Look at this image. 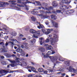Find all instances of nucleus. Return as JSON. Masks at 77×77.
I'll list each match as a JSON object with an SVG mask.
<instances>
[{"mask_svg": "<svg viewBox=\"0 0 77 77\" xmlns=\"http://www.w3.org/2000/svg\"><path fill=\"white\" fill-rule=\"evenodd\" d=\"M29 6H27L26 7V10H27V11H28V10H29Z\"/></svg>", "mask_w": 77, "mask_h": 77, "instance_id": "49", "label": "nucleus"}, {"mask_svg": "<svg viewBox=\"0 0 77 77\" xmlns=\"http://www.w3.org/2000/svg\"><path fill=\"white\" fill-rule=\"evenodd\" d=\"M21 48H24V45H21Z\"/></svg>", "mask_w": 77, "mask_h": 77, "instance_id": "59", "label": "nucleus"}, {"mask_svg": "<svg viewBox=\"0 0 77 77\" xmlns=\"http://www.w3.org/2000/svg\"><path fill=\"white\" fill-rule=\"evenodd\" d=\"M25 54H25L24 52H23L21 53V55L22 56H25Z\"/></svg>", "mask_w": 77, "mask_h": 77, "instance_id": "37", "label": "nucleus"}, {"mask_svg": "<svg viewBox=\"0 0 77 77\" xmlns=\"http://www.w3.org/2000/svg\"><path fill=\"white\" fill-rule=\"evenodd\" d=\"M12 35L13 36H16L17 35V32H13Z\"/></svg>", "mask_w": 77, "mask_h": 77, "instance_id": "28", "label": "nucleus"}, {"mask_svg": "<svg viewBox=\"0 0 77 77\" xmlns=\"http://www.w3.org/2000/svg\"><path fill=\"white\" fill-rule=\"evenodd\" d=\"M46 49H47V50H51V49L53 50V48H50L49 47H47Z\"/></svg>", "mask_w": 77, "mask_h": 77, "instance_id": "38", "label": "nucleus"}, {"mask_svg": "<svg viewBox=\"0 0 77 77\" xmlns=\"http://www.w3.org/2000/svg\"><path fill=\"white\" fill-rule=\"evenodd\" d=\"M11 72H14V71L12 70L10 71V73H11Z\"/></svg>", "mask_w": 77, "mask_h": 77, "instance_id": "63", "label": "nucleus"}, {"mask_svg": "<svg viewBox=\"0 0 77 77\" xmlns=\"http://www.w3.org/2000/svg\"><path fill=\"white\" fill-rule=\"evenodd\" d=\"M52 5L54 7H56L58 5L56 1H54L52 3Z\"/></svg>", "mask_w": 77, "mask_h": 77, "instance_id": "12", "label": "nucleus"}, {"mask_svg": "<svg viewBox=\"0 0 77 77\" xmlns=\"http://www.w3.org/2000/svg\"><path fill=\"white\" fill-rule=\"evenodd\" d=\"M66 13H67V14H70V13H69V12L68 11L66 12Z\"/></svg>", "mask_w": 77, "mask_h": 77, "instance_id": "58", "label": "nucleus"}, {"mask_svg": "<svg viewBox=\"0 0 77 77\" xmlns=\"http://www.w3.org/2000/svg\"><path fill=\"white\" fill-rule=\"evenodd\" d=\"M36 32L35 30L32 29H31L30 30V32L31 33H36Z\"/></svg>", "mask_w": 77, "mask_h": 77, "instance_id": "16", "label": "nucleus"}, {"mask_svg": "<svg viewBox=\"0 0 77 77\" xmlns=\"http://www.w3.org/2000/svg\"><path fill=\"white\" fill-rule=\"evenodd\" d=\"M36 42V40L35 39L33 38L29 42V43L31 45H32L34 43H35Z\"/></svg>", "mask_w": 77, "mask_h": 77, "instance_id": "8", "label": "nucleus"}, {"mask_svg": "<svg viewBox=\"0 0 77 77\" xmlns=\"http://www.w3.org/2000/svg\"><path fill=\"white\" fill-rule=\"evenodd\" d=\"M39 50L41 51H42V52H44L45 51V49L43 48H39Z\"/></svg>", "mask_w": 77, "mask_h": 77, "instance_id": "25", "label": "nucleus"}, {"mask_svg": "<svg viewBox=\"0 0 77 77\" xmlns=\"http://www.w3.org/2000/svg\"><path fill=\"white\" fill-rule=\"evenodd\" d=\"M57 12V13H60L61 12V11L60 10H57L56 11Z\"/></svg>", "mask_w": 77, "mask_h": 77, "instance_id": "44", "label": "nucleus"}, {"mask_svg": "<svg viewBox=\"0 0 77 77\" xmlns=\"http://www.w3.org/2000/svg\"><path fill=\"white\" fill-rule=\"evenodd\" d=\"M0 52L1 53L2 52H7V51H5V49L4 48H1L0 49Z\"/></svg>", "mask_w": 77, "mask_h": 77, "instance_id": "19", "label": "nucleus"}, {"mask_svg": "<svg viewBox=\"0 0 77 77\" xmlns=\"http://www.w3.org/2000/svg\"><path fill=\"white\" fill-rule=\"evenodd\" d=\"M52 24H53V26L54 25V26L55 27H58L57 26H58V24H57V23H55L54 21H52Z\"/></svg>", "mask_w": 77, "mask_h": 77, "instance_id": "11", "label": "nucleus"}, {"mask_svg": "<svg viewBox=\"0 0 77 77\" xmlns=\"http://www.w3.org/2000/svg\"><path fill=\"white\" fill-rule=\"evenodd\" d=\"M31 13L32 14H35V11H32Z\"/></svg>", "mask_w": 77, "mask_h": 77, "instance_id": "52", "label": "nucleus"}, {"mask_svg": "<svg viewBox=\"0 0 77 77\" xmlns=\"http://www.w3.org/2000/svg\"><path fill=\"white\" fill-rule=\"evenodd\" d=\"M64 70H65L63 68H61L60 69V71H61V72L64 71Z\"/></svg>", "mask_w": 77, "mask_h": 77, "instance_id": "36", "label": "nucleus"}, {"mask_svg": "<svg viewBox=\"0 0 77 77\" xmlns=\"http://www.w3.org/2000/svg\"><path fill=\"white\" fill-rule=\"evenodd\" d=\"M63 8H65L66 9H70V8H71V6H70L69 7H67L66 6H63Z\"/></svg>", "mask_w": 77, "mask_h": 77, "instance_id": "23", "label": "nucleus"}, {"mask_svg": "<svg viewBox=\"0 0 77 77\" xmlns=\"http://www.w3.org/2000/svg\"><path fill=\"white\" fill-rule=\"evenodd\" d=\"M49 57L51 58V59H53L52 60V61L54 63V66H55V64L56 65H59V64H60V62L56 61L57 60V57Z\"/></svg>", "mask_w": 77, "mask_h": 77, "instance_id": "3", "label": "nucleus"}, {"mask_svg": "<svg viewBox=\"0 0 77 77\" xmlns=\"http://www.w3.org/2000/svg\"><path fill=\"white\" fill-rule=\"evenodd\" d=\"M8 5L9 3H8L7 2L4 3L3 2H0V6H1V7H2V6H3V5Z\"/></svg>", "mask_w": 77, "mask_h": 77, "instance_id": "10", "label": "nucleus"}, {"mask_svg": "<svg viewBox=\"0 0 77 77\" xmlns=\"http://www.w3.org/2000/svg\"><path fill=\"white\" fill-rule=\"evenodd\" d=\"M51 18L52 19H54V20H56V16L54 15H52L51 16Z\"/></svg>", "mask_w": 77, "mask_h": 77, "instance_id": "29", "label": "nucleus"}, {"mask_svg": "<svg viewBox=\"0 0 77 77\" xmlns=\"http://www.w3.org/2000/svg\"><path fill=\"white\" fill-rule=\"evenodd\" d=\"M22 39L23 41H24V40H26V38H22Z\"/></svg>", "mask_w": 77, "mask_h": 77, "instance_id": "51", "label": "nucleus"}, {"mask_svg": "<svg viewBox=\"0 0 77 77\" xmlns=\"http://www.w3.org/2000/svg\"><path fill=\"white\" fill-rule=\"evenodd\" d=\"M8 2H10L11 3H12V5L11 6V7H12V8H17V7H15L14 5L15 2H16V1H10Z\"/></svg>", "mask_w": 77, "mask_h": 77, "instance_id": "6", "label": "nucleus"}, {"mask_svg": "<svg viewBox=\"0 0 77 77\" xmlns=\"http://www.w3.org/2000/svg\"><path fill=\"white\" fill-rule=\"evenodd\" d=\"M48 71H49V72H53V69H51V68H48V69H47Z\"/></svg>", "mask_w": 77, "mask_h": 77, "instance_id": "24", "label": "nucleus"}, {"mask_svg": "<svg viewBox=\"0 0 77 77\" xmlns=\"http://www.w3.org/2000/svg\"><path fill=\"white\" fill-rule=\"evenodd\" d=\"M35 2L39 6H41V3H40V2Z\"/></svg>", "mask_w": 77, "mask_h": 77, "instance_id": "31", "label": "nucleus"}, {"mask_svg": "<svg viewBox=\"0 0 77 77\" xmlns=\"http://www.w3.org/2000/svg\"><path fill=\"white\" fill-rule=\"evenodd\" d=\"M48 38L46 39V41H44V38L42 37L39 38L40 44L41 45H42L43 44L42 42H43L44 43H47L49 42V39L51 38V36L49 35Z\"/></svg>", "mask_w": 77, "mask_h": 77, "instance_id": "2", "label": "nucleus"}, {"mask_svg": "<svg viewBox=\"0 0 77 77\" xmlns=\"http://www.w3.org/2000/svg\"><path fill=\"white\" fill-rule=\"evenodd\" d=\"M44 73V74H47V73H48V72L47 71H45L43 72Z\"/></svg>", "mask_w": 77, "mask_h": 77, "instance_id": "43", "label": "nucleus"}, {"mask_svg": "<svg viewBox=\"0 0 77 77\" xmlns=\"http://www.w3.org/2000/svg\"><path fill=\"white\" fill-rule=\"evenodd\" d=\"M38 70L39 72H43L44 69L42 68H40L38 69Z\"/></svg>", "mask_w": 77, "mask_h": 77, "instance_id": "22", "label": "nucleus"}, {"mask_svg": "<svg viewBox=\"0 0 77 77\" xmlns=\"http://www.w3.org/2000/svg\"><path fill=\"white\" fill-rule=\"evenodd\" d=\"M45 24H46V25H48L49 23H48V22H46Z\"/></svg>", "mask_w": 77, "mask_h": 77, "instance_id": "61", "label": "nucleus"}, {"mask_svg": "<svg viewBox=\"0 0 77 77\" xmlns=\"http://www.w3.org/2000/svg\"><path fill=\"white\" fill-rule=\"evenodd\" d=\"M23 45L24 47H27V44L26 43H25L23 44Z\"/></svg>", "mask_w": 77, "mask_h": 77, "instance_id": "34", "label": "nucleus"}, {"mask_svg": "<svg viewBox=\"0 0 77 77\" xmlns=\"http://www.w3.org/2000/svg\"><path fill=\"white\" fill-rule=\"evenodd\" d=\"M9 32L8 31H7L5 32V33H4V34H6V35H8V34H9Z\"/></svg>", "mask_w": 77, "mask_h": 77, "instance_id": "40", "label": "nucleus"}, {"mask_svg": "<svg viewBox=\"0 0 77 77\" xmlns=\"http://www.w3.org/2000/svg\"><path fill=\"white\" fill-rule=\"evenodd\" d=\"M17 6H19V7H24V6L21 5H20L19 4H17Z\"/></svg>", "mask_w": 77, "mask_h": 77, "instance_id": "41", "label": "nucleus"}, {"mask_svg": "<svg viewBox=\"0 0 77 77\" xmlns=\"http://www.w3.org/2000/svg\"><path fill=\"white\" fill-rule=\"evenodd\" d=\"M10 41H12L13 42H14V41H15V43H19V42H18V41H17V40L15 39H10Z\"/></svg>", "mask_w": 77, "mask_h": 77, "instance_id": "15", "label": "nucleus"}, {"mask_svg": "<svg viewBox=\"0 0 77 77\" xmlns=\"http://www.w3.org/2000/svg\"><path fill=\"white\" fill-rule=\"evenodd\" d=\"M62 2L63 3H67V4H69L70 3V2H68V0H63Z\"/></svg>", "mask_w": 77, "mask_h": 77, "instance_id": "14", "label": "nucleus"}, {"mask_svg": "<svg viewBox=\"0 0 77 77\" xmlns=\"http://www.w3.org/2000/svg\"><path fill=\"white\" fill-rule=\"evenodd\" d=\"M11 76V75H8V76H7V77H10Z\"/></svg>", "mask_w": 77, "mask_h": 77, "instance_id": "64", "label": "nucleus"}, {"mask_svg": "<svg viewBox=\"0 0 77 77\" xmlns=\"http://www.w3.org/2000/svg\"><path fill=\"white\" fill-rule=\"evenodd\" d=\"M17 0V3H21V0Z\"/></svg>", "mask_w": 77, "mask_h": 77, "instance_id": "39", "label": "nucleus"}, {"mask_svg": "<svg viewBox=\"0 0 77 77\" xmlns=\"http://www.w3.org/2000/svg\"><path fill=\"white\" fill-rule=\"evenodd\" d=\"M3 36V35H2V34H0V37L2 38Z\"/></svg>", "mask_w": 77, "mask_h": 77, "instance_id": "56", "label": "nucleus"}, {"mask_svg": "<svg viewBox=\"0 0 77 77\" xmlns=\"http://www.w3.org/2000/svg\"><path fill=\"white\" fill-rule=\"evenodd\" d=\"M36 23L38 24H39V26H37L38 28V29H41V28H42V29H43V28L44 27L43 25L40 24V23H38V22H37Z\"/></svg>", "mask_w": 77, "mask_h": 77, "instance_id": "7", "label": "nucleus"}, {"mask_svg": "<svg viewBox=\"0 0 77 77\" xmlns=\"http://www.w3.org/2000/svg\"><path fill=\"white\" fill-rule=\"evenodd\" d=\"M31 19L32 21H34L36 20V17H31Z\"/></svg>", "mask_w": 77, "mask_h": 77, "instance_id": "30", "label": "nucleus"}, {"mask_svg": "<svg viewBox=\"0 0 77 77\" xmlns=\"http://www.w3.org/2000/svg\"><path fill=\"white\" fill-rule=\"evenodd\" d=\"M59 60L60 61H64V59L63 58L61 57L59 59Z\"/></svg>", "mask_w": 77, "mask_h": 77, "instance_id": "33", "label": "nucleus"}, {"mask_svg": "<svg viewBox=\"0 0 77 77\" xmlns=\"http://www.w3.org/2000/svg\"><path fill=\"white\" fill-rule=\"evenodd\" d=\"M7 71L5 70L2 69H0V73H2V72H6Z\"/></svg>", "mask_w": 77, "mask_h": 77, "instance_id": "20", "label": "nucleus"}, {"mask_svg": "<svg viewBox=\"0 0 77 77\" xmlns=\"http://www.w3.org/2000/svg\"><path fill=\"white\" fill-rule=\"evenodd\" d=\"M61 75L62 76H65V73H62V74H61Z\"/></svg>", "mask_w": 77, "mask_h": 77, "instance_id": "54", "label": "nucleus"}, {"mask_svg": "<svg viewBox=\"0 0 77 77\" xmlns=\"http://www.w3.org/2000/svg\"><path fill=\"white\" fill-rule=\"evenodd\" d=\"M48 53L49 55H50V54H51V52L50 51H49L48 52Z\"/></svg>", "mask_w": 77, "mask_h": 77, "instance_id": "47", "label": "nucleus"}, {"mask_svg": "<svg viewBox=\"0 0 77 77\" xmlns=\"http://www.w3.org/2000/svg\"><path fill=\"white\" fill-rule=\"evenodd\" d=\"M10 65L11 66H12V67H14V66H15V65L14 64H10Z\"/></svg>", "mask_w": 77, "mask_h": 77, "instance_id": "48", "label": "nucleus"}, {"mask_svg": "<svg viewBox=\"0 0 77 77\" xmlns=\"http://www.w3.org/2000/svg\"><path fill=\"white\" fill-rule=\"evenodd\" d=\"M4 55L5 56H6L7 57H11V55H10V54H4Z\"/></svg>", "mask_w": 77, "mask_h": 77, "instance_id": "18", "label": "nucleus"}, {"mask_svg": "<svg viewBox=\"0 0 77 77\" xmlns=\"http://www.w3.org/2000/svg\"><path fill=\"white\" fill-rule=\"evenodd\" d=\"M44 9H46V10H47V11H51V10H53V7H48V8H44Z\"/></svg>", "mask_w": 77, "mask_h": 77, "instance_id": "13", "label": "nucleus"}, {"mask_svg": "<svg viewBox=\"0 0 77 77\" xmlns=\"http://www.w3.org/2000/svg\"><path fill=\"white\" fill-rule=\"evenodd\" d=\"M46 30H47V29H42V31L44 33H45V32H46Z\"/></svg>", "mask_w": 77, "mask_h": 77, "instance_id": "35", "label": "nucleus"}, {"mask_svg": "<svg viewBox=\"0 0 77 77\" xmlns=\"http://www.w3.org/2000/svg\"><path fill=\"white\" fill-rule=\"evenodd\" d=\"M8 45V42H6L5 44L6 46H7Z\"/></svg>", "mask_w": 77, "mask_h": 77, "instance_id": "62", "label": "nucleus"}, {"mask_svg": "<svg viewBox=\"0 0 77 77\" xmlns=\"http://www.w3.org/2000/svg\"><path fill=\"white\" fill-rule=\"evenodd\" d=\"M71 76H75V74H73L71 75Z\"/></svg>", "mask_w": 77, "mask_h": 77, "instance_id": "60", "label": "nucleus"}, {"mask_svg": "<svg viewBox=\"0 0 77 77\" xmlns=\"http://www.w3.org/2000/svg\"><path fill=\"white\" fill-rule=\"evenodd\" d=\"M50 33V32H49L47 31V32H45V33L46 35H48V34H49Z\"/></svg>", "mask_w": 77, "mask_h": 77, "instance_id": "45", "label": "nucleus"}, {"mask_svg": "<svg viewBox=\"0 0 77 77\" xmlns=\"http://www.w3.org/2000/svg\"><path fill=\"white\" fill-rule=\"evenodd\" d=\"M1 63L2 64V65H6L7 63L6 62V61H3L1 62Z\"/></svg>", "mask_w": 77, "mask_h": 77, "instance_id": "27", "label": "nucleus"}, {"mask_svg": "<svg viewBox=\"0 0 77 77\" xmlns=\"http://www.w3.org/2000/svg\"><path fill=\"white\" fill-rule=\"evenodd\" d=\"M19 36H21L22 37H23V35L22 34H19Z\"/></svg>", "mask_w": 77, "mask_h": 77, "instance_id": "57", "label": "nucleus"}, {"mask_svg": "<svg viewBox=\"0 0 77 77\" xmlns=\"http://www.w3.org/2000/svg\"><path fill=\"white\" fill-rule=\"evenodd\" d=\"M16 51L18 52H20V51L21 52L22 51V49L20 48H18L16 50Z\"/></svg>", "mask_w": 77, "mask_h": 77, "instance_id": "21", "label": "nucleus"}, {"mask_svg": "<svg viewBox=\"0 0 77 77\" xmlns=\"http://www.w3.org/2000/svg\"><path fill=\"white\" fill-rule=\"evenodd\" d=\"M40 35V31H36L35 33H34L32 36L33 38H38V36Z\"/></svg>", "mask_w": 77, "mask_h": 77, "instance_id": "5", "label": "nucleus"}, {"mask_svg": "<svg viewBox=\"0 0 77 77\" xmlns=\"http://www.w3.org/2000/svg\"><path fill=\"white\" fill-rule=\"evenodd\" d=\"M9 43H10L11 44H12V45H14V42H9Z\"/></svg>", "mask_w": 77, "mask_h": 77, "instance_id": "55", "label": "nucleus"}, {"mask_svg": "<svg viewBox=\"0 0 77 77\" xmlns=\"http://www.w3.org/2000/svg\"><path fill=\"white\" fill-rule=\"evenodd\" d=\"M57 40V35H54L53 38H50V41L51 44H54L55 42H56Z\"/></svg>", "mask_w": 77, "mask_h": 77, "instance_id": "4", "label": "nucleus"}, {"mask_svg": "<svg viewBox=\"0 0 77 77\" xmlns=\"http://www.w3.org/2000/svg\"><path fill=\"white\" fill-rule=\"evenodd\" d=\"M8 36H5L4 38L5 39V40H6L8 39Z\"/></svg>", "mask_w": 77, "mask_h": 77, "instance_id": "46", "label": "nucleus"}, {"mask_svg": "<svg viewBox=\"0 0 77 77\" xmlns=\"http://www.w3.org/2000/svg\"><path fill=\"white\" fill-rule=\"evenodd\" d=\"M55 53V51H52V53H51V54H54V53Z\"/></svg>", "mask_w": 77, "mask_h": 77, "instance_id": "53", "label": "nucleus"}, {"mask_svg": "<svg viewBox=\"0 0 77 77\" xmlns=\"http://www.w3.org/2000/svg\"><path fill=\"white\" fill-rule=\"evenodd\" d=\"M12 56H13V57H15L16 59L15 60V61H12L11 60L8 59H7V60L10 62L11 63H16L17 65H20V64H21V63L20 62V61L19 60V58H17L16 55L13 54Z\"/></svg>", "mask_w": 77, "mask_h": 77, "instance_id": "1", "label": "nucleus"}, {"mask_svg": "<svg viewBox=\"0 0 77 77\" xmlns=\"http://www.w3.org/2000/svg\"><path fill=\"white\" fill-rule=\"evenodd\" d=\"M0 45H4V43H3V42H1L0 43Z\"/></svg>", "mask_w": 77, "mask_h": 77, "instance_id": "50", "label": "nucleus"}, {"mask_svg": "<svg viewBox=\"0 0 77 77\" xmlns=\"http://www.w3.org/2000/svg\"><path fill=\"white\" fill-rule=\"evenodd\" d=\"M47 32H51V31H53V29H47Z\"/></svg>", "mask_w": 77, "mask_h": 77, "instance_id": "32", "label": "nucleus"}, {"mask_svg": "<svg viewBox=\"0 0 77 77\" xmlns=\"http://www.w3.org/2000/svg\"><path fill=\"white\" fill-rule=\"evenodd\" d=\"M64 63L67 66H69V63L68 62L65 61L64 62Z\"/></svg>", "mask_w": 77, "mask_h": 77, "instance_id": "26", "label": "nucleus"}, {"mask_svg": "<svg viewBox=\"0 0 77 77\" xmlns=\"http://www.w3.org/2000/svg\"><path fill=\"white\" fill-rule=\"evenodd\" d=\"M28 68H30L31 69L35 72H38L36 71V69L33 66H29Z\"/></svg>", "mask_w": 77, "mask_h": 77, "instance_id": "9", "label": "nucleus"}, {"mask_svg": "<svg viewBox=\"0 0 77 77\" xmlns=\"http://www.w3.org/2000/svg\"><path fill=\"white\" fill-rule=\"evenodd\" d=\"M19 65H21L22 66H26V65H27V63L26 62H23L22 64L21 63V64Z\"/></svg>", "mask_w": 77, "mask_h": 77, "instance_id": "17", "label": "nucleus"}, {"mask_svg": "<svg viewBox=\"0 0 77 77\" xmlns=\"http://www.w3.org/2000/svg\"><path fill=\"white\" fill-rule=\"evenodd\" d=\"M0 58H1V59H4L5 57L3 56H0Z\"/></svg>", "mask_w": 77, "mask_h": 77, "instance_id": "42", "label": "nucleus"}]
</instances>
